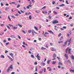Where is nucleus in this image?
I'll return each instance as SVG.
<instances>
[{"label": "nucleus", "instance_id": "46", "mask_svg": "<svg viewBox=\"0 0 74 74\" xmlns=\"http://www.w3.org/2000/svg\"><path fill=\"white\" fill-rule=\"evenodd\" d=\"M41 64H43L44 66L45 65V63H41Z\"/></svg>", "mask_w": 74, "mask_h": 74}, {"label": "nucleus", "instance_id": "10", "mask_svg": "<svg viewBox=\"0 0 74 74\" xmlns=\"http://www.w3.org/2000/svg\"><path fill=\"white\" fill-rule=\"evenodd\" d=\"M71 50V49H69V51H68L69 54H70Z\"/></svg>", "mask_w": 74, "mask_h": 74}, {"label": "nucleus", "instance_id": "32", "mask_svg": "<svg viewBox=\"0 0 74 74\" xmlns=\"http://www.w3.org/2000/svg\"><path fill=\"white\" fill-rule=\"evenodd\" d=\"M11 16H12V18H14V19H15V17L14 16L11 15Z\"/></svg>", "mask_w": 74, "mask_h": 74}, {"label": "nucleus", "instance_id": "58", "mask_svg": "<svg viewBox=\"0 0 74 74\" xmlns=\"http://www.w3.org/2000/svg\"><path fill=\"white\" fill-rule=\"evenodd\" d=\"M18 13H19L20 14H21V12L20 11H18Z\"/></svg>", "mask_w": 74, "mask_h": 74}, {"label": "nucleus", "instance_id": "27", "mask_svg": "<svg viewBox=\"0 0 74 74\" xmlns=\"http://www.w3.org/2000/svg\"><path fill=\"white\" fill-rule=\"evenodd\" d=\"M29 19H32V16L30 15L29 16Z\"/></svg>", "mask_w": 74, "mask_h": 74}, {"label": "nucleus", "instance_id": "14", "mask_svg": "<svg viewBox=\"0 0 74 74\" xmlns=\"http://www.w3.org/2000/svg\"><path fill=\"white\" fill-rule=\"evenodd\" d=\"M58 64H59V65H63L62 63H61L60 62H58Z\"/></svg>", "mask_w": 74, "mask_h": 74}, {"label": "nucleus", "instance_id": "21", "mask_svg": "<svg viewBox=\"0 0 74 74\" xmlns=\"http://www.w3.org/2000/svg\"><path fill=\"white\" fill-rule=\"evenodd\" d=\"M70 71H71V73H74V70H70Z\"/></svg>", "mask_w": 74, "mask_h": 74}, {"label": "nucleus", "instance_id": "17", "mask_svg": "<svg viewBox=\"0 0 74 74\" xmlns=\"http://www.w3.org/2000/svg\"><path fill=\"white\" fill-rule=\"evenodd\" d=\"M59 7H62V6H64V4H62L60 5H59Z\"/></svg>", "mask_w": 74, "mask_h": 74}, {"label": "nucleus", "instance_id": "15", "mask_svg": "<svg viewBox=\"0 0 74 74\" xmlns=\"http://www.w3.org/2000/svg\"><path fill=\"white\" fill-rule=\"evenodd\" d=\"M10 37L11 38H15V37L14 35H11L10 36Z\"/></svg>", "mask_w": 74, "mask_h": 74}, {"label": "nucleus", "instance_id": "54", "mask_svg": "<svg viewBox=\"0 0 74 74\" xmlns=\"http://www.w3.org/2000/svg\"><path fill=\"white\" fill-rule=\"evenodd\" d=\"M56 59L55 58H54L52 59V60H55Z\"/></svg>", "mask_w": 74, "mask_h": 74}, {"label": "nucleus", "instance_id": "28", "mask_svg": "<svg viewBox=\"0 0 74 74\" xmlns=\"http://www.w3.org/2000/svg\"><path fill=\"white\" fill-rule=\"evenodd\" d=\"M1 58H4L5 57H4V56L3 55H1Z\"/></svg>", "mask_w": 74, "mask_h": 74}, {"label": "nucleus", "instance_id": "57", "mask_svg": "<svg viewBox=\"0 0 74 74\" xmlns=\"http://www.w3.org/2000/svg\"><path fill=\"white\" fill-rule=\"evenodd\" d=\"M8 10V9L7 8V7H6L5 8V11H7Z\"/></svg>", "mask_w": 74, "mask_h": 74}, {"label": "nucleus", "instance_id": "56", "mask_svg": "<svg viewBox=\"0 0 74 74\" xmlns=\"http://www.w3.org/2000/svg\"><path fill=\"white\" fill-rule=\"evenodd\" d=\"M60 29L61 30H64V29L62 28H61Z\"/></svg>", "mask_w": 74, "mask_h": 74}, {"label": "nucleus", "instance_id": "22", "mask_svg": "<svg viewBox=\"0 0 74 74\" xmlns=\"http://www.w3.org/2000/svg\"><path fill=\"white\" fill-rule=\"evenodd\" d=\"M47 49V48H44V47H42V48H41V49L42 50H43V49Z\"/></svg>", "mask_w": 74, "mask_h": 74}, {"label": "nucleus", "instance_id": "13", "mask_svg": "<svg viewBox=\"0 0 74 74\" xmlns=\"http://www.w3.org/2000/svg\"><path fill=\"white\" fill-rule=\"evenodd\" d=\"M51 51H56V49H55L54 48H52L51 49Z\"/></svg>", "mask_w": 74, "mask_h": 74}, {"label": "nucleus", "instance_id": "62", "mask_svg": "<svg viewBox=\"0 0 74 74\" xmlns=\"http://www.w3.org/2000/svg\"><path fill=\"white\" fill-rule=\"evenodd\" d=\"M1 27L4 26V24H1Z\"/></svg>", "mask_w": 74, "mask_h": 74}, {"label": "nucleus", "instance_id": "34", "mask_svg": "<svg viewBox=\"0 0 74 74\" xmlns=\"http://www.w3.org/2000/svg\"><path fill=\"white\" fill-rule=\"evenodd\" d=\"M56 1H53V2L52 3V4H55V3Z\"/></svg>", "mask_w": 74, "mask_h": 74}, {"label": "nucleus", "instance_id": "50", "mask_svg": "<svg viewBox=\"0 0 74 74\" xmlns=\"http://www.w3.org/2000/svg\"><path fill=\"white\" fill-rule=\"evenodd\" d=\"M49 18L50 19H51V16H49Z\"/></svg>", "mask_w": 74, "mask_h": 74}, {"label": "nucleus", "instance_id": "39", "mask_svg": "<svg viewBox=\"0 0 74 74\" xmlns=\"http://www.w3.org/2000/svg\"><path fill=\"white\" fill-rule=\"evenodd\" d=\"M46 72V69L45 68L44 69V72L45 73Z\"/></svg>", "mask_w": 74, "mask_h": 74}, {"label": "nucleus", "instance_id": "16", "mask_svg": "<svg viewBox=\"0 0 74 74\" xmlns=\"http://www.w3.org/2000/svg\"><path fill=\"white\" fill-rule=\"evenodd\" d=\"M13 27V29H14V30H15V29H18V27Z\"/></svg>", "mask_w": 74, "mask_h": 74}, {"label": "nucleus", "instance_id": "8", "mask_svg": "<svg viewBox=\"0 0 74 74\" xmlns=\"http://www.w3.org/2000/svg\"><path fill=\"white\" fill-rule=\"evenodd\" d=\"M69 47H68L67 49H66V50L65 51V52L66 53H68V51L69 50Z\"/></svg>", "mask_w": 74, "mask_h": 74}, {"label": "nucleus", "instance_id": "36", "mask_svg": "<svg viewBox=\"0 0 74 74\" xmlns=\"http://www.w3.org/2000/svg\"><path fill=\"white\" fill-rule=\"evenodd\" d=\"M38 67L37 66H36V70H35V71L36 72V71H37V70H38Z\"/></svg>", "mask_w": 74, "mask_h": 74}, {"label": "nucleus", "instance_id": "53", "mask_svg": "<svg viewBox=\"0 0 74 74\" xmlns=\"http://www.w3.org/2000/svg\"><path fill=\"white\" fill-rule=\"evenodd\" d=\"M8 41H10V40H11V38H8Z\"/></svg>", "mask_w": 74, "mask_h": 74}, {"label": "nucleus", "instance_id": "1", "mask_svg": "<svg viewBox=\"0 0 74 74\" xmlns=\"http://www.w3.org/2000/svg\"><path fill=\"white\" fill-rule=\"evenodd\" d=\"M10 69H13V67H12V65H11L9 68H8V70L7 71L8 73H9L10 71Z\"/></svg>", "mask_w": 74, "mask_h": 74}, {"label": "nucleus", "instance_id": "59", "mask_svg": "<svg viewBox=\"0 0 74 74\" xmlns=\"http://www.w3.org/2000/svg\"><path fill=\"white\" fill-rule=\"evenodd\" d=\"M38 40H39V41H41V38H39L38 39Z\"/></svg>", "mask_w": 74, "mask_h": 74}, {"label": "nucleus", "instance_id": "33", "mask_svg": "<svg viewBox=\"0 0 74 74\" xmlns=\"http://www.w3.org/2000/svg\"><path fill=\"white\" fill-rule=\"evenodd\" d=\"M62 35V34H61V33H60L58 35V37H60L61 36V35Z\"/></svg>", "mask_w": 74, "mask_h": 74}, {"label": "nucleus", "instance_id": "42", "mask_svg": "<svg viewBox=\"0 0 74 74\" xmlns=\"http://www.w3.org/2000/svg\"><path fill=\"white\" fill-rule=\"evenodd\" d=\"M29 33H31L32 32V30H29L28 32Z\"/></svg>", "mask_w": 74, "mask_h": 74}, {"label": "nucleus", "instance_id": "38", "mask_svg": "<svg viewBox=\"0 0 74 74\" xmlns=\"http://www.w3.org/2000/svg\"><path fill=\"white\" fill-rule=\"evenodd\" d=\"M1 5L2 7L3 5V3H1Z\"/></svg>", "mask_w": 74, "mask_h": 74}, {"label": "nucleus", "instance_id": "47", "mask_svg": "<svg viewBox=\"0 0 74 74\" xmlns=\"http://www.w3.org/2000/svg\"><path fill=\"white\" fill-rule=\"evenodd\" d=\"M5 44L6 45H8V44H9V42L6 43H5Z\"/></svg>", "mask_w": 74, "mask_h": 74}, {"label": "nucleus", "instance_id": "64", "mask_svg": "<svg viewBox=\"0 0 74 74\" xmlns=\"http://www.w3.org/2000/svg\"><path fill=\"white\" fill-rule=\"evenodd\" d=\"M15 74V72H12L11 74Z\"/></svg>", "mask_w": 74, "mask_h": 74}, {"label": "nucleus", "instance_id": "23", "mask_svg": "<svg viewBox=\"0 0 74 74\" xmlns=\"http://www.w3.org/2000/svg\"><path fill=\"white\" fill-rule=\"evenodd\" d=\"M34 29H36V30H37V31L38 30V29H37V27H34Z\"/></svg>", "mask_w": 74, "mask_h": 74}, {"label": "nucleus", "instance_id": "6", "mask_svg": "<svg viewBox=\"0 0 74 74\" xmlns=\"http://www.w3.org/2000/svg\"><path fill=\"white\" fill-rule=\"evenodd\" d=\"M64 56L66 57V59L69 58V57L67 56V55L66 54H65Z\"/></svg>", "mask_w": 74, "mask_h": 74}, {"label": "nucleus", "instance_id": "48", "mask_svg": "<svg viewBox=\"0 0 74 74\" xmlns=\"http://www.w3.org/2000/svg\"><path fill=\"white\" fill-rule=\"evenodd\" d=\"M6 6H8L9 5L8 3H6L5 4Z\"/></svg>", "mask_w": 74, "mask_h": 74}, {"label": "nucleus", "instance_id": "51", "mask_svg": "<svg viewBox=\"0 0 74 74\" xmlns=\"http://www.w3.org/2000/svg\"><path fill=\"white\" fill-rule=\"evenodd\" d=\"M63 29H66V27H65V26H64V27H63Z\"/></svg>", "mask_w": 74, "mask_h": 74}, {"label": "nucleus", "instance_id": "49", "mask_svg": "<svg viewBox=\"0 0 74 74\" xmlns=\"http://www.w3.org/2000/svg\"><path fill=\"white\" fill-rule=\"evenodd\" d=\"M23 45H25V42H23Z\"/></svg>", "mask_w": 74, "mask_h": 74}, {"label": "nucleus", "instance_id": "7", "mask_svg": "<svg viewBox=\"0 0 74 74\" xmlns=\"http://www.w3.org/2000/svg\"><path fill=\"white\" fill-rule=\"evenodd\" d=\"M56 57V54H53V58H55Z\"/></svg>", "mask_w": 74, "mask_h": 74}, {"label": "nucleus", "instance_id": "4", "mask_svg": "<svg viewBox=\"0 0 74 74\" xmlns=\"http://www.w3.org/2000/svg\"><path fill=\"white\" fill-rule=\"evenodd\" d=\"M36 58H37L38 59V60H40V59L39 58H40V56H39V54H38L36 56Z\"/></svg>", "mask_w": 74, "mask_h": 74}, {"label": "nucleus", "instance_id": "52", "mask_svg": "<svg viewBox=\"0 0 74 74\" xmlns=\"http://www.w3.org/2000/svg\"><path fill=\"white\" fill-rule=\"evenodd\" d=\"M28 6L29 7H32V5H29Z\"/></svg>", "mask_w": 74, "mask_h": 74}, {"label": "nucleus", "instance_id": "3", "mask_svg": "<svg viewBox=\"0 0 74 74\" xmlns=\"http://www.w3.org/2000/svg\"><path fill=\"white\" fill-rule=\"evenodd\" d=\"M43 33L42 35L44 36H45V37H46V34H49L47 32H45V34H44V31H43Z\"/></svg>", "mask_w": 74, "mask_h": 74}, {"label": "nucleus", "instance_id": "31", "mask_svg": "<svg viewBox=\"0 0 74 74\" xmlns=\"http://www.w3.org/2000/svg\"><path fill=\"white\" fill-rule=\"evenodd\" d=\"M20 7V5L18 4L17 6V8H19Z\"/></svg>", "mask_w": 74, "mask_h": 74}, {"label": "nucleus", "instance_id": "61", "mask_svg": "<svg viewBox=\"0 0 74 74\" xmlns=\"http://www.w3.org/2000/svg\"><path fill=\"white\" fill-rule=\"evenodd\" d=\"M69 19H72V17H70L69 18Z\"/></svg>", "mask_w": 74, "mask_h": 74}, {"label": "nucleus", "instance_id": "55", "mask_svg": "<svg viewBox=\"0 0 74 74\" xmlns=\"http://www.w3.org/2000/svg\"><path fill=\"white\" fill-rule=\"evenodd\" d=\"M29 6H27V9H29V8H29Z\"/></svg>", "mask_w": 74, "mask_h": 74}, {"label": "nucleus", "instance_id": "26", "mask_svg": "<svg viewBox=\"0 0 74 74\" xmlns=\"http://www.w3.org/2000/svg\"><path fill=\"white\" fill-rule=\"evenodd\" d=\"M31 57H32V58H34V55H31Z\"/></svg>", "mask_w": 74, "mask_h": 74}, {"label": "nucleus", "instance_id": "45", "mask_svg": "<svg viewBox=\"0 0 74 74\" xmlns=\"http://www.w3.org/2000/svg\"><path fill=\"white\" fill-rule=\"evenodd\" d=\"M46 8V7L45 6H44L42 8V9H45Z\"/></svg>", "mask_w": 74, "mask_h": 74}, {"label": "nucleus", "instance_id": "19", "mask_svg": "<svg viewBox=\"0 0 74 74\" xmlns=\"http://www.w3.org/2000/svg\"><path fill=\"white\" fill-rule=\"evenodd\" d=\"M18 25L19 27H22V25H20L19 24H18Z\"/></svg>", "mask_w": 74, "mask_h": 74}, {"label": "nucleus", "instance_id": "60", "mask_svg": "<svg viewBox=\"0 0 74 74\" xmlns=\"http://www.w3.org/2000/svg\"><path fill=\"white\" fill-rule=\"evenodd\" d=\"M56 8L57 9H58V10H59V8L58 7H57Z\"/></svg>", "mask_w": 74, "mask_h": 74}, {"label": "nucleus", "instance_id": "44", "mask_svg": "<svg viewBox=\"0 0 74 74\" xmlns=\"http://www.w3.org/2000/svg\"><path fill=\"white\" fill-rule=\"evenodd\" d=\"M34 64H35V65H37V62H35Z\"/></svg>", "mask_w": 74, "mask_h": 74}, {"label": "nucleus", "instance_id": "12", "mask_svg": "<svg viewBox=\"0 0 74 74\" xmlns=\"http://www.w3.org/2000/svg\"><path fill=\"white\" fill-rule=\"evenodd\" d=\"M56 62L53 61L52 62V64H56Z\"/></svg>", "mask_w": 74, "mask_h": 74}, {"label": "nucleus", "instance_id": "37", "mask_svg": "<svg viewBox=\"0 0 74 74\" xmlns=\"http://www.w3.org/2000/svg\"><path fill=\"white\" fill-rule=\"evenodd\" d=\"M65 2L67 4H69V3L68 2V1H66Z\"/></svg>", "mask_w": 74, "mask_h": 74}, {"label": "nucleus", "instance_id": "30", "mask_svg": "<svg viewBox=\"0 0 74 74\" xmlns=\"http://www.w3.org/2000/svg\"><path fill=\"white\" fill-rule=\"evenodd\" d=\"M50 62V60H48L47 61V63L48 64H49V62Z\"/></svg>", "mask_w": 74, "mask_h": 74}, {"label": "nucleus", "instance_id": "41", "mask_svg": "<svg viewBox=\"0 0 74 74\" xmlns=\"http://www.w3.org/2000/svg\"><path fill=\"white\" fill-rule=\"evenodd\" d=\"M7 52H8V51L6 50H5V53H7Z\"/></svg>", "mask_w": 74, "mask_h": 74}, {"label": "nucleus", "instance_id": "29", "mask_svg": "<svg viewBox=\"0 0 74 74\" xmlns=\"http://www.w3.org/2000/svg\"><path fill=\"white\" fill-rule=\"evenodd\" d=\"M53 13H54V14H58V13H57V12H56L55 11H53Z\"/></svg>", "mask_w": 74, "mask_h": 74}, {"label": "nucleus", "instance_id": "63", "mask_svg": "<svg viewBox=\"0 0 74 74\" xmlns=\"http://www.w3.org/2000/svg\"><path fill=\"white\" fill-rule=\"evenodd\" d=\"M3 42H6V40H4L3 41Z\"/></svg>", "mask_w": 74, "mask_h": 74}, {"label": "nucleus", "instance_id": "11", "mask_svg": "<svg viewBox=\"0 0 74 74\" xmlns=\"http://www.w3.org/2000/svg\"><path fill=\"white\" fill-rule=\"evenodd\" d=\"M67 41H66V42H64V47L65 45H67Z\"/></svg>", "mask_w": 74, "mask_h": 74}, {"label": "nucleus", "instance_id": "43", "mask_svg": "<svg viewBox=\"0 0 74 74\" xmlns=\"http://www.w3.org/2000/svg\"><path fill=\"white\" fill-rule=\"evenodd\" d=\"M8 25L9 26H11V27L12 26V27H13V25H11L10 24H9Z\"/></svg>", "mask_w": 74, "mask_h": 74}, {"label": "nucleus", "instance_id": "18", "mask_svg": "<svg viewBox=\"0 0 74 74\" xmlns=\"http://www.w3.org/2000/svg\"><path fill=\"white\" fill-rule=\"evenodd\" d=\"M72 59H73V60H74V56H71V57Z\"/></svg>", "mask_w": 74, "mask_h": 74}, {"label": "nucleus", "instance_id": "35", "mask_svg": "<svg viewBox=\"0 0 74 74\" xmlns=\"http://www.w3.org/2000/svg\"><path fill=\"white\" fill-rule=\"evenodd\" d=\"M7 27L8 29L9 30H10V27L9 26H7Z\"/></svg>", "mask_w": 74, "mask_h": 74}, {"label": "nucleus", "instance_id": "20", "mask_svg": "<svg viewBox=\"0 0 74 74\" xmlns=\"http://www.w3.org/2000/svg\"><path fill=\"white\" fill-rule=\"evenodd\" d=\"M8 18L10 21H11V18H10V16H8Z\"/></svg>", "mask_w": 74, "mask_h": 74}, {"label": "nucleus", "instance_id": "9", "mask_svg": "<svg viewBox=\"0 0 74 74\" xmlns=\"http://www.w3.org/2000/svg\"><path fill=\"white\" fill-rule=\"evenodd\" d=\"M9 55L11 56H12L13 58H14V56H13V54L12 53H9Z\"/></svg>", "mask_w": 74, "mask_h": 74}, {"label": "nucleus", "instance_id": "40", "mask_svg": "<svg viewBox=\"0 0 74 74\" xmlns=\"http://www.w3.org/2000/svg\"><path fill=\"white\" fill-rule=\"evenodd\" d=\"M18 37L19 39H21V36H20L19 35L18 36Z\"/></svg>", "mask_w": 74, "mask_h": 74}, {"label": "nucleus", "instance_id": "24", "mask_svg": "<svg viewBox=\"0 0 74 74\" xmlns=\"http://www.w3.org/2000/svg\"><path fill=\"white\" fill-rule=\"evenodd\" d=\"M49 33H52V34H54V33L52 31H50L49 32Z\"/></svg>", "mask_w": 74, "mask_h": 74}, {"label": "nucleus", "instance_id": "5", "mask_svg": "<svg viewBox=\"0 0 74 74\" xmlns=\"http://www.w3.org/2000/svg\"><path fill=\"white\" fill-rule=\"evenodd\" d=\"M32 33L33 36H34V33L35 34H37V33L35 32H34V31L33 30V31H32Z\"/></svg>", "mask_w": 74, "mask_h": 74}, {"label": "nucleus", "instance_id": "25", "mask_svg": "<svg viewBox=\"0 0 74 74\" xmlns=\"http://www.w3.org/2000/svg\"><path fill=\"white\" fill-rule=\"evenodd\" d=\"M63 42L62 41H59L58 42V44H59V43H63Z\"/></svg>", "mask_w": 74, "mask_h": 74}, {"label": "nucleus", "instance_id": "2", "mask_svg": "<svg viewBox=\"0 0 74 74\" xmlns=\"http://www.w3.org/2000/svg\"><path fill=\"white\" fill-rule=\"evenodd\" d=\"M58 21L57 20H54L52 21V23L53 24H56V23H58Z\"/></svg>", "mask_w": 74, "mask_h": 74}]
</instances>
